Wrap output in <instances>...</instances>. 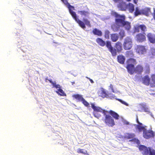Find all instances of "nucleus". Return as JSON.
<instances>
[{"label": "nucleus", "instance_id": "1", "mask_svg": "<svg viewBox=\"0 0 155 155\" xmlns=\"http://www.w3.org/2000/svg\"><path fill=\"white\" fill-rule=\"evenodd\" d=\"M61 0L68 8L70 13L81 27L83 29H84L86 28L85 25L89 27L91 26L90 21L87 19L83 18V21L79 19L76 13L73 11L75 10L74 7L73 6L71 5L67 0Z\"/></svg>", "mask_w": 155, "mask_h": 155}, {"label": "nucleus", "instance_id": "2", "mask_svg": "<svg viewBox=\"0 0 155 155\" xmlns=\"http://www.w3.org/2000/svg\"><path fill=\"white\" fill-rule=\"evenodd\" d=\"M111 14L116 18L115 19L116 25H114L112 26V28L114 31H117L120 26L124 27L127 30L130 29V23L125 21V16L124 15H119L114 12H112Z\"/></svg>", "mask_w": 155, "mask_h": 155}, {"label": "nucleus", "instance_id": "3", "mask_svg": "<svg viewBox=\"0 0 155 155\" xmlns=\"http://www.w3.org/2000/svg\"><path fill=\"white\" fill-rule=\"evenodd\" d=\"M136 121L138 124H134V126L136 129L138 130L139 132H141L143 130V136L144 138L148 139L153 137V132L151 130H147L145 128L146 126L139 121L137 116Z\"/></svg>", "mask_w": 155, "mask_h": 155}, {"label": "nucleus", "instance_id": "4", "mask_svg": "<svg viewBox=\"0 0 155 155\" xmlns=\"http://www.w3.org/2000/svg\"><path fill=\"white\" fill-rule=\"evenodd\" d=\"M139 150L143 154L145 155H155V150L151 148H147L143 145H140Z\"/></svg>", "mask_w": 155, "mask_h": 155}, {"label": "nucleus", "instance_id": "5", "mask_svg": "<svg viewBox=\"0 0 155 155\" xmlns=\"http://www.w3.org/2000/svg\"><path fill=\"white\" fill-rule=\"evenodd\" d=\"M132 46V41L131 39L127 37L124 39L123 46L125 50H128L130 49Z\"/></svg>", "mask_w": 155, "mask_h": 155}, {"label": "nucleus", "instance_id": "6", "mask_svg": "<svg viewBox=\"0 0 155 155\" xmlns=\"http://www.w3.org/2000/svg\"><path fill=\"white\" fill-rule=\"evenodd\" d=\"M99 96L101 97L102 98L106 97L110 98L111 99L116 97L114 95L111 94H107L104 90L103 88H101L99 91L98 93Z\"/></svg>", "mask_w": 155, "mask_h": 155}, {"label": "nucleus", "instance_id": "7", "mask_svg": "<svg viewBox=\"0 0 155 155\" xmlns=\"http://www.w3.org/2000/svg\"><path fill=\"white\" fill-rule=\"evenodd\" d=\"M105 122L106 124L109 126L112 127L115 125L114 119L109 115L105 114Z\"/></svg>", "mask_w": 155, "mask_h": 155}, {"label": "nucleus", "instance_id": "8", "mask_svg": "<svg viewBox=\"0 0 155 155\" xmlns=\"http://www.w3.org/2000/svg\"><path fill=\"white\" fill-rule=\"evenodd\" d=\"M106 46L108 48L109 51H110L112 56H116L117 55V51L111 45V42L110 41L107 42Z\"/></svg>", "mask_w": 155, "mask_h": 155}, {"label": "nucleus", "instance_id": "9", "mask_svg": "<svg viewBox=\"0 0 155 155\" xmlns=\"http://www.w3.org/2000/svg\"><path fill=\"white\" fill-rule=\"evenodd\" d=\"M84 10L78 11V13H79L81 16H84L85 17L88 18L90 14L89 9L86 6H84Z\"/></svg>", "mask_w": 155, "mask_h": 155}, {"label": "nucleus", "instance_id": "10", "mask_svg": "<svg viewBox=\"0 0 155 155\" xmlns=\"http://www.w3.org/2000/svg\"><path fill=\"white\" fill-rule=\"evenodd\" d=\"M147 50V49L145 47L141 45H138L137 46L136 51L139 54H143L146 53Z\"/></svg>", "mask_w": 155, "mask_h": 155}, {"label": "nucleus", "instance_id": "11", "mask_svg": "<svg viewBox=\"0 0 155 155\" xmlns=\"http://www.w3.org/2000/svg\"><path fill=\"white\" fill-rule=\"evenodd\" d=\"M135 31L139 32L140 30H141L142 31H145L146 30V26L143 25H137L135 26Z\"/></svg>", "mask_w": 155, "mask_h": 155}, {"label": "nucleus", "instance_id": "12", "mask_svg": "<svg viewBox=\"0 0 155 155\" xmlns=\"http://www.w3.org/2000/svg\"><path fill=\"white\" fill-rule=\"evenodd\" d=\"M136 38L137 41L139 42H142L146 40V37L144 35L141 34H139L137 35Z\"/></svg>", "mask_w": 155, "mask_h": 155}, {"label": "nucleus", "instance_id": "13", "mask_svg": "<svg viewBox=\"0 0 155 155\" xmlns=\"http://www.w3.org/2000/svg\"><path fill=\"white\" fill-rule=\"evenodd\" d=\"M127 68L128 72L131 74H133L135 71V69L133 64H127Z\"/></svg>", "mask_w": 155, "mask_h": 155}, {"label": "nucleus", "instance_id": "14", "mask_svg": "<svg viewBox=\"0 0 155 155\" xmlns=\"http://www.w3.org/2000/svg\"><path fill=\"white\" fill-rule=\"evenodd\" d=\"M47 80L51 84L53 85V87H55L57 89L58 88H60V85L59 84H56V81H53L51 79H48V77H47L45 78V81L46 82Z\"/></svg>", "mask_w": 155, "mask_h": 155}, {"label": "nucleus", "instance_id": "15", "mask_svg": "<svg viewBox=\"0 0 155 155\" xmlns=\"http://www.w3.org/2000/svg\"><path fill=\"white\" fill-rule=\"evenodd\" d=\"M147 36L150 42L153 43H155V35L154 34L149 33L148 34Z\"/></svg>", "mask_w": 155, "mask_h": 155}, {"label": "nucleus", "instance_id": "16", "mask_svg": "<svg viewBox=\"0 0 155 155\" xmlns=\"http://www.w3.org/2000/svg\"><path fill=\"white\" fill-rule=\"evenodd\" d=\"M140 107L142 108L143 110H144L145 112L150 113V115L153 118H154L153 115L152 114V113H150L149 112V109L148 108L147 105L144 104H140Z\"/></svg>", "mask_w": 155, "mask_h": 155}, {"label": "nucleus", "instance_id": "17", "mask_svg": "<svg viewBox=\"0 0 155 155\" xmlns=\"http://www.w3.org/2000/svg\"><path fill=\"white\" fill-rule=\"evenodd\" d=\"M72 97H74L78 101H81L83 99L82 95L79 94H75L72 95Z\"/></svg>", "mask_w": 155, "mask_h": 155}, {"label": "nucleus", "instance_id": "18", "mask_svg": "<svg viewBox=\"0 0 155 155\" xmlns=\"http://www.w3.org/2000/svg\"><path fill=\"white\" fill-rule=\"evenodd\" d=\"M143 82L146 85H148L150 83V79L148 76H144L142 79Z\"/></svg>", "mask_w": 155, "mask_h": 155}, {"label": "nucleus", "instance_id": "19", "mask_svg": "<svg viewBox=\"0 0 155 155\" xmlns=\"http://www.w3.org/2000/svg\"><path fill=\"white\" fill-rule=\"evenodd\" d=\"M143 71V68L140 65H138L135 69V71L138 74H140Z\"/></svg>", "mask_w": 155, "mask_h": 155}, {"label": "nucleus", "instance_id": "20", "mask_svg": "<svg viewBox=\"0 0 155 155\" xmlns=\"http://www.w3.org/2000/svg\"><path fill=\"white\" fill-rule=\"evenodd\" d=\"M58 91H56V92L60 96H66V94L61 89V87L60 88H58Z\"/></svg>", "mask_w": 155, "mask_h": 155}, {"label": "nucleus", "instance_id": "21", "mask_svg": "<svg viewBox=\"0 0 155 155\" xmlns=\"http://www.w3.org/2000/svg\"><path fill=\"white\" fill-rule=\"evenodd\" d=\"M111 38L113 41L116 42L118 39L119 36L117 34H113L111 35Z\"/></svg>", "mask_w": 155, "mask_h": 155}, {"label": "nucleus", "instance_id": "22", "mask_svg": "<svg viewBox=\"0 0 155 155\" xmlns=\"http://www.w3.org/2000/svg\"><path fill=\"white\" fill-rule=\"evenodd\" d=\"M150 11V9L148 8H145L141 9V14H143L147 15L148 14V12Z\"/></svg>", "mask_w": 155, "mask_h": 155}, {"label": "nucleus", "instance_id": "23", "mask_svg": "<svg viewBox=\"0 0 155 155\" xmlns=\"http://www.w3.org/2000/svg\"><path fill=\"white\" fill-rule=\"evenodd\" d=\"M118 61L120 64H123L125 61L124 57L122 55L118 56L117 57Z\"/></svg>", "mask_w": 155, "mask_h": 155}, {"label": "nucleus", "instance_id": "24", "mask_svg": "<svg viewBox=\"0 0 155 155\" xmlns=\"http://www.w3.org/2000/svg\"><path fill=\"white\" fill-rule=\"evenodd\" d=\"M115 47L117 50L118 52L120 51L122 49V44L119 42H117L115 45Z\"/></svg>", "mask_w": 155, "mask_h": 155}, {"label": "nucleus", "instance_id": "25", "mask_svg": "<svg viewBox=\"0 0 155 155\" xmlns=\"http://www.w3.org/2000/svg\"><path fill=\"white\" fill-rule=\"evenodd\" d=\"M109 113L115 119H118L119 116L117 113L112 110H110Z\"/></svg>", "mask_w": 155, "mask_h": 155}, {"label": "nucleus", "instance_id": "26", "mask_svg": "<svg viewBox=\"0 0 155 155\" xmlns=\"http://www.w3.org/2000/svg\"><path fill=\"white\" fill-rule=\"evenodd\" d=\"M97 43L101 46H104L105 45V41L100 38H97Z\"/></svg>", "mask_w": 155, "mask_h": 155}, {"label": "nucleus", "instance_id": "27", "mask_svg": "<svg viewBox=\"0 0 155 155\" xmlns=\"http://www.w3.org/2000/svg\"><path fill=\"white\" fill-rule=\"evenodd\" d=\"M140 15H141V10L139 9L138 7H136L134 12V15L137 16Z\"/></svg>", "mask_w": 155, "mask_h": 155}, {"label": "nucleus", "instance_id": "28", "mask_svg": "<svg viewBox=\"0 0 155 155\" xmlns=\"http://www.w3.org/2000/svg\"><path fill=\"white\" fill-rule=\"evenodd\" d=\"M135 59L133 58H130L128 59L127 61V64H133V65L136 63Z\"/></svg>", "mask_w": 155, "mask_h": 155}, {"label": "nucleus", "instance_id": "29", "mask_svg": "<svg viewBox=\"0 0 155 155\" xmlns=\"http://www.w3.org/2000/svg\"><path fill=\"white\" fill-rule=\"evenodd\" d=\"M77 152L78 153H82L84 154H85L87 152V151L86 150H84L83 149L79 148L77 150Z\"/></svg>", "mask_w": 155, "mask_h": 155}, {"label": "nucleus", "instance_id": "30", "mask_svg": "<svg viewBox=\"0 0 155 155\" xmlns=\"http://www.w3.org/2000/svg\"><path fill=\"white\" fill-rule=\"evenodd\" d=\"M119 35L120 36V39H122L123 37L125 35L124 31V30H121L119 32Z\"/></svg>", "mask_w": 155, "mask_h": 155}, {"label": "nucleus", "instance_id": "31", "mask_svg": "<svg viewBox=\"0 0 155 155\" xmlns=\"http://www.w3.org/2000/svg\"><path fill=\"white\" fill-rule=\"evenodd\" d=\"M102 112V114L104 113V115L106 114L105 111L104 110H103L101 108L97 107V112ZM98 114H99L97 113V117H98Z\"/></svg>", "mask_w": 155, "mask_h": 155}, {"label": "nucleus", "instance_id": "32", "mask_svg": "<svg viewBox=\"0 0 155 155\" xmlns=\"http://www.w3.org/2000/svg\"><path fill=\"white\" fill-rule=\"evenodd\" d=\"M82 103L86 106H89V104L88 102H87L84 98L81 101Z\"/></svg>", "mask_w": 155, "mask_h": 155}, {"label": "nucleus", "instance_id": "33", "mask_svg": "<svg viewBox=\"0 0 155 155\" xmlns=\"http://www.w3.org/2000/svg\"><path fill=\"white\" fill-rule=\"evenodd\" d=\"M110 33V32L109 31L106 30L105 31V37L106 38H109V35Z\"/></svg>", "mask_w": 155, "mask_h": 155}, {"label": "nucleus", "instance_id": "34", "mask_svg": "<svg viewBox=\"0 0 155 155\" xmlns=\"http://www.w3.org/2000/svg\"><path fill=\"white\" fill-rule=\"evenodd\" d=\"M117 100L120 102L122 104H124L127 106H128V104L127 103L125 102V101L122 100H121L118 99H117Z\"/></svg>", "mask_w": 155, "mask_h": 155}, {"label": "nucleus", "instance_id": "35", "mask_svg": "<svg viewBox=\"0 0 155 155\" xmlns=\"http://www.w3.org/2000/svg\"><path fill=\"white\" fill-rule=\"evenodd\" d=\"M150 52L153 55H155V48H151L150 50Z\"/></svg>", "mask_w": 155, "mask_h": 155}, {"label": "nucleus", "instance_id": "36", "mask_svg": "<svg viewBox=\"0 0 155 155\" xmlns=\"http://www.w3.org/2000/svg\"><path fill=\"white\" fill-rule=\"evenodd\" d=\"M91 107L95 111H97V107L95 106L93 104H91Z\"/></svg>", "mask_w": 155, "mask_h": 155}, {"label": "nucleus", "instance_id": "37", "mask_svg": "<svg viewBox=\"0 0 155 155\" xmlns=\"http://www.w3.org/2000/svg\"><path fill=\"white\" fill-rule=\"evenodd\" d=\"M151 78L153 83L155 84V74L151 76Z\"/></svg>", "mask_w": 155, "mask_h": 155}, {"label": "nucleus", "instance_id": "38", "mask_svg": "<svg viewBox=\"0 0 155 155\" xmlns=\"http://www.w3.org/2000/svg\"><path fill=\"white\" fill-rule=\"evenodd\" d=\"M146 68L147 69V70L146 71V72L147 73H148L150 71V68L149 67V66L148 65H147L146 66Z\"/></svg>", "mask_w": 155, "mask_h": 155}, {"label": "nucleus", "instance_id": "39", "mask_svg": "<svg viewBox=\"0 0 155 155\" xmlns=\"http://www.w3.org/2000/svg\"><path fill=\"white\" fill-rule=\"evenodd\" d=\"M132 140L133 141L135 142V143H136L137 144H138L139 143V142H140L139 141V140H138L137 139H136V138H134V139H133Z\"/></svg>", "mask_w": 155, "mask_h": 155}, {"label": "nucleus", "instance_id": "40", "mask_svg": "<svg viewBox=\"0 0 155 155\" xmlns=\"http://www.w3.org/2000/svg\"><path fill=\"white\" fill-rule=\"evenodd\" d=\"M135 136V135L134 134H130L128 135V137L129 138H132Z\"/></svg>", "mask_w": 155, "mask_h": 155}, {"label": "nucleus", "instance_id": "41", "mask_svg": "<svg viewBox=\"0 0 155 155\" xmlns=\"http://www.w3.org/2000/svg\"><path fill=\"white\" fill-rule=\"evenodd\" d=\"M102 35V32L101 31L97 30V36H101Z\"/></svg>", "mask_w": 155, "mask_h": 155}, {"label": "nucleus", "instance_id": "42", "mask_svg": "<svg viewBox=\"0 0 155 155\" xmlns=\"http://www.w3.org/2000/svg\"><path fill=\"white\" fill-rule=\"evenodd\" d=\"M93 33L95 35H97V29L95 28L93 31Z\"/></svg>", "mask_w": 155, "mask_h": 155}, {"label": "nucleus", "instance_id": "43", "mask_svg": "<svg viewBox=\"0 0 155 155\" xmlns=\"http://www.w3.org/2000/svg\"><path fill=\"white\" fill-rule=\"evenodd\" d=\"M110 88H111V90H112V91L113 92H114V90L113 89V85L112 84H110Z\"/></svg>", "mask_w": 155, "mask_h": 155}, {"label": "nucleus", "instance_id": "44", "mask_svg": "<svg viewBox=\"0 0 155 155\" xmlns=\"http://www.w3.org/2000/svg\"><path fill=\"white\" fill-rule=\"evenodd\" d=\"M124 123L127 125L128 124H129V122L126 120H125L124 122Z\"/></svg>", "mask_w": 155, "mask_h": 155}, {"label": "nucleus", "instance_id": "45", "mask_svg": "<svg viewBox=\"0 0 155 155\" xmlns=\"http://www.w3.org/2000/svg\"><path fill=\"white\" fill-rule=\"evenodd\" d=\"M132 52L129 51V52H127L126 55L130 54H131V55H132L133 54H132Z\"/></svg>", "mask_w": 155, "mask_h": 155}, {"label": "nucleus", "instance_id": "46", "mask_svg": "<svg viewBox=\"0 0 155 155\" xmlns=\"http://www.w3.org/2000/svg\"><path fill=\"white\" fill-rule=\"evenodd\" d=\"M153 10H154L153 17L155 19V9L154 8H153Z\"/></svg>", "mask_w": 155, "mask_h": 155}, {"label": "nucleus", "instance_id": "47", "mask_svg": "<svg viewBox=\"0 0 155 155\" xmlns=\"http://www.w3.org/2000/svg\"><path fill=\"white\" fill-rule=\"evenodd\" d=\"M134 3L137 4L138 1V0H134Z\"/></svg>", "mask_w": 155, "mask_h": 155}, {"label": "nucleus", "instance_id": "48", "mask_svg": "<svg viewBox=\"0 0 155 155\" xmlns=\"http://www.w3.org/2000/svg\"><path fill=\"white\" fill-rule=\"evenodd\" d=\"M90 81L92 83H93V81L92 79H90Z\"/></svg>", "mask_w": 155, "mask_h": 155}, {"label": "nucleus", "instance_id": "49", "mask_svg": "<svg viewBox=\"0 0 155 155\" xmlns=\"http://www.w3.org/2000/svg\"><path fill=\"white\" fill-rule=\"evenodd\" d=\"M93 114H94V116L96 117H97V115L96 114H94V113H93Z\"/></svg>", "mask_w": 155, "mask_h": 155}, {"label": "nucleus", "instance_id": "50", "mask_svg": "<svg viewBox=\"0 0 155 155\" xmlns=\"http://www.w3.org/2000/svg\"><path fill=\"white\" fill-rule=\"evenodd\" d=\"M86 155H89V154L87 153V152L85 154Z\"/></svg>", "mask_w": 155, "mask_h": 155}, {"label": "nucleus", "instance_id": "51", "mask_svg": "<svg viewBox=\"0 0 155 155\" xmlns=\"http://www.w3.org/2000/svg\"><path fill=\"white\" fill-rule=\"evenodd\" d=\"M74 82H72V84H74Z\"/></svg>", "mask_w": 155, "mask_h": 155}, {"label": "nucleus", "instance_id": "52", "mask_svg": "<svg viewBox=\"0 0 155 155\" xmlns=\"http://www.w3.org/2000/svg\"><path fill=\"white\" fill-rule=\"evenodd\" d=\"M114 98L116 99H117V98H116L115 97Z\"/></svg>", "mask_w": 155, "mask_h": 155}]
</instances>
